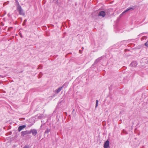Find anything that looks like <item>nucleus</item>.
I'll return each mask as SVG.
<instances>
[{"instance_id":"1","label":"nucleus","mask_w":148,"mask_h":148,"mask_svg":"<svg viewBox=\"0 0 148 148\" xmlns=\"http://www.w3.org/2000/svg\"><path fill=\"white\" fill-rule=\"evenodd\" d=\"M17 9L18 11L19 12V13L20 15H23V16L25 15V13L24 12L21 6L18 7H17Z\"/></svg>"},{"instance_id":"2","label":"nucleus","mask_w":148,"mask_h":148,"mask_svg":"<svg viewBox=\"0 0 148 148\" xmlns=\"http://www.w3.org/2000/svg\"><path fill=\"white\" fill-rule=\"evenodd\" d=\"M30 134L32 133V134L35 136L36 135L37 133V131L35 129H31L29 130Z\"/></svg>"},{"instance_id":"3","label":"nucleus","mask_w":148,"mask_h":148,"mask_svg":"<svg viewBox=\"0 0 148 148\" xmlns=\"http://www.w3.org/2000/svg\"><path fill=\"white\" fill-rule=\"evenodd\" d=\"M106 14L105 12L103 11H100L98 14V16H101L103 17H104L106 15Z\"/></svg>"},{"instance_id":"4","label":"nucleus","mask_w":148,"mask_h":148,"mask_svg":"<svg viewBox=\"0 0 148 148\" xmlns=\"http://www.w3.org/2000/svg\"><path fill=\"white\" fill-rule=\"evenodd\" d=\"M134 10V8L133 7H130L129 8H127V9L124 11L123 12H122L120 15V16H122L123 15L124 13H125V12H128V11L130 10Z\"/></svg>"},{"instance_id":"5","label":"nucleus","mask_w":148,"mask_h":148,"mask_svg":"<svg viewBox=\"0 0 148 148\" xmlns=\"http://www.w3.org/2000/svg\"><path fill=\"white\" fill-rule=\"evenodd\" d=\"M21 136H24L25 135L30 134L29 131H22L21 132Z\"/></svg>"},{"instance_id":"6","label":"nucleus","mask_w":148,"mask_h":148,"mask_svg":"<svg viewBox=\"0 0 148 148\" xmlns=\"http://www.w3.org/2000/svg\"><path fill=\"white\" fill-rule=\"evenodd\" d=\"M109 142L108 140L106 141L104 145V148H108L109 147Z\"/></svg>"},{"instance_id":"7","label":"nucleus","mask_w":148,"mask_h":148,"mask_svg":"<svg viewBox=\"0 0 148 148\" xmlns=\"http://www.w3.org/2000/svg\"><path fill=\"white\" fill-rule=\"evenodd\" d=\"M65 84H63V85L62 86L60 87L58 89H56V92L57 93H59L60 91L63 88L64 86L65 85Z\"/></svg>"},{"instance_id":"8","label":"nucleus","mask_w":148,"mask_h":148,"mask_svg":"<svg viewBox=\"0 0 148 148\" xmlns=\"http://www.w3.org/2000/svg\"><path fill=\"white\" fill-rule=\"evenodd\" d=\"M137 62L135 61H133L132 62L131 64H130V65L132 67H136L137 65Z\"/></svg>"},{"instance_id":"9","label":"nucleus","mask_w":148,"mask_h":148,"mask_svg":"<svg viewBox=\"0 0 148 148\" xmlns=\"http://www.w3.org/2000/svg\"><path fill=\"white\" fill-rule=\"evenodd\" d=\"M26 127V125H24L19 126L18 128V131L19 132H20L22 130H23L24 128L25 127Z\"/></svg>"},{"instance_id":"10","label":"nucleus","mask_w":148,"mask_h":148,"mask_svg":"<svg viewBox=\"0 0 148 148\" xmlns=\"http://www.w3.org/2000/svg\"><path fill=\"white\" fill-rule=\"evenodd\" d=\"M104 56H102L98 58L94 62V64H96Z\"/></svg>"},{"instance_id":"11","label":"nucleus","mask_w":148,"mask_h":148,"mask_svg":"<svg viewBox=\"0 0 148 148\" xmlns=\"http://www.w3.org/2000/svg\"><path fill=\"white\" fill-rule=\"evenodd\" d=\"M147 38V37L146 36H143L141 38V40L143 41L144 40H146Z\"/></svg>"},{"instance_id":"12","label":"nucleus","mask_w":148,"mask_h":148,"mask_svg":"<svg viewBox=\"0 0 148 148\" xmlns=\"http://www.w3.org/2000/svg\"><path fill=\"white\" fill-rule=\"evenodd\" d=\"M49 131H50V129H49L48 128H47L45 130V134H48L49 133Z\"/></svg>"},{"instance_id":"13","label":"nucleus","mask_w":148,"mask_h":148,"mask_svg":"<svg viewBox=\"0 0 148 148\" xmlns=\"http://www.w3.org/2000/svg\"><path fill=\"white\" fill-rule=\"evenodd\" d=\"M16 4L17 5V7H18L19 6H21L20 5L18 0H16Z\"/></svg>"},{"instance_id":"14","label":"nucleus","mask_w":148,"mask_h":148,"mask_svg":"<svg viewBox=\"0 0 148 148\" xmlns=\"http://www.w3.org/2000/svg\"><path fill=\"white\" fill-rule=\"evenodd\" d=\"M98 100H96V105H95V108H96L98 106Z\"/></svg>"},{"instance_id":"15","label":"nucleus","mask_w":148,"mask_h":148,"mask_svg":"<svg viewBox=\"0 0 148 148\" xmlns=\"http://www.w3.org/2000/svg\"><path fill=\"white\" fill-rule=\"evenodd\" d=\"M145 45L148 47V40L145 43Z\"/></svg>"},{"instance_id":"16","label":"nucleus","mask_w":148,"mask_h":148,"mask_svg":"<svg viewBox=\"0 0 148 148\" xmlns=\"http://www.w3.org/2000/svg\"><path fill=\"white\" fill-rule=\"evenodd\" d=\"M26 22H27L26 19H25L24 20L23 23V25H25V23H26Z\"/></svg>"},{"instance_id":"17","label":"nucleus","mask_w":148,"mask_h":148,"mask_svg":"<svg viewBox=\"0 0 148 148\" xmlns=\"http://www.w3.org/2000/svg\"><path fill=\"white\" fill-rule=\"evenodd\" d=\"M145 34L144 33H142L140 34H139L138 36H141L142 35H143V34Z\"/></svg>"},{"instance_id":"18","label":"nucleus","mask_w":148,"mask_h":148,"mask_svg":"<svg viewBox=\"0 0 148 148\" xmlns=\"http://www.w3.org/2000/svg\"><path fill=\"white\" fill-rule=\"evenodd\" d=\"M23 148H29V146H28L25 145Z\"/></svg>"},{"instance_id":"19","label":"nucleus","mask_w":148,"mask_h":148,"mask_svg":"<svg viewBox=\"0 0 148 148\" xmlns=\"http://www.w3.org/2000/svg\"><path fill=\"white\" fill-rule=\"evenodd\" d=\"M47 121H48V120L47 119V120L46 122H45V123H44V121H41L42 122V123H43L44 124L45 123H46Z\"/></svg>"},{"instance_id":"20","label":"nucleus","mask_w":148,"mask_h":148,"mask_svg":"<svg viewBox=\"0 0 148 148\" xmlns=\"http://www.w3.org/2000/svg\"><path fill=\"white\" fill-rule=\"evenodd\" d=\"M40 67H41V68H42V67H41V66H39L38 67V69H40Z\"/></svg>"},{"instance_id":"21","label":"nucleus","mask_w":148,"mask_h":148,"mask_svg":"<svg viewBox=\"0 0 148 148\" xmlns=\"http://www.w3.org/2000/svg\"><path fill=\"white\" fill-rule=\"evenodd\" d=\"M20 36H21V38H22V35H21Z\"/></svg>"},{"instance_id":"22","label":"nucleus","mask_w":148,"mask_h":148,"mask_svg":"<svg viewBox=\"0 0 148 148\" xmlns=\"http://www.w3.org/2000/svg\"><path fill=\"white\" fill-rule=\"evenodd\" d=\"M8 16H9V15H10V14H8Z\"/></svg>"},{"instance_id":"23","label":"nucleus","mask_w":148,"mask_h":148,"mask_svg":"<svg viewBox=\"0 0 148 148\" xmlns=\"http://www.w3.org/2000/svg\"><path fill=\"white\" fill-rule=\"evenodd\" d=\"M82 49H84V48H83V47H82Z\"/></svg>"},{"instance_id":"24","label":"nucleus","mask_w":148,"mask_h":148,"mask_svg":"<svg viewBox=\"0 0 148 148\" xmlns=\"http://www.w3.org/2000/svg\"><path fill=\"white\" fill-rule=\"evenodd\" d=\"M147 62H148V60L147 61Z\"/></svg>"}]
</instances>
